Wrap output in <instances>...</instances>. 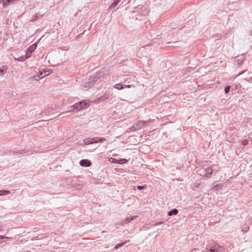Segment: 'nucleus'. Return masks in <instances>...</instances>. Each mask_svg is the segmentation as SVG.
Masks as SVG:
<instances>
[{
  "label": "nucleus",
  "mask_w": 252,
  "mask_h": 252,
  "mask_svg": "<svg viewBox=\"0 0 252 252\" xmlns=\"http://www.w3.org/2000/svg\"><path fill=\"white\" fill-rule=\"evenodd\" d=\"M105 78L104 74L101 72H96L95 74L90 76L89 78L88 81L86 83L84 86L85 88L90 87L93 86L98 79L102 81V79Z\"/></svg>",
  "instance_id": "1"
},
{
  "label": "nucleus",
  "mask_w": 252,
  "mask_h": 252,
  "mask_svg": "<svg viewBox=\"0 0 252 252\" xmlns=\"http://www.w3.org/2000/svg\"><path fill=\"white\" fill-rule=\"evenodd\" d=\"M203 251L204 252H224V248L214 241L208 244Z\"/></svg>",
  "instance_id": "2"
},
{
  "label": "nucleus",
  "mask_w": 252,
  "mask_h": 252,
  "mask_svg": "<svg viewBox=\"0 0 252 252\" xmlns=\"http://www.w3.org/2000/svg\"><path fill=\"white\" fill-rule=\"evenodd\" d=\"M36 47L37 45L36 44H32L27 49L26 53L24 56H22L18 58H14L15 60L18 61H24L26 60L31 56L32 54L34 52Z\"/></svg>",
  "instance_id": "3"
},
{
  "label": "nucleus",
  "mask_w": 252,
  "mask_h": 252,
  "mask_svg": "<svg viewBox=\"0 0 252 252\" xmlns=\"http://www.w3.org/2000/svg\"><path fill=\"white\" fill-rule=\"evenodd\" d=\"M149 122V121H137L133 124L132 126L130 128V129L133 131L140 130L144 127Z\"/></svg>",
  "instance_id": "4"
},
{
  "label": "nucleus",
  "mask_w": 252,
  "mask_h": 252,
  "mask_svg": "<svg viewBox=\"0 0 252 252\" xmlns=\"http://www.w3.org/2000/svg\"><path fill=\"white\" fill-rule=\"evenodd\" d=\"M89 106V102H87L86 100H83L79 102L76 103L73 106H72V110H76L77 111L80 110L82 109L87 108Z\"/></svg>",
  "instance_id": "5"
},
{
  "label": "nucleus",
  "mask_w": 252,
  "mask_h": 252,
  "mask_svg": "<svg viewBox=\"0 0 252 252\" xmlns=\"http://www.w3.org/2000/svg\"><path fill=\"white\" fill-rule=\"evenodd\" d=\"M80 165L81 166L89 167L91 165V162L88 159H82L80 161Z\"/></svg>",
  "instance_id": "6"
},
{
  "label": "nucleus",
  "mask_w": 252,
  "mask_h": 252,
  "mask_svg": "<svg viewBox=\"0 0 252 252\" xmlns=\"http://www.w3.org/2000/svg\"><path fill=\"white\" fill-rule=\"evenodd\" d=\"M96 142V141L95 140V137L86 138L84 140V142L85 145H89L91 144L95 143Z\"/></svg>",
  "instance_id": "7"
},
{
  "label": "nucleus",
  "mask_w": 252,
  "mask_h": 252,
  "mask_svg": "<svg viewBox=\"0 0 252 252\" xmlns=\"http://www.w3.org/2000/svg\"><path fill=\"white\" fill-rule=\"evenodd\" d=\"M213 169L210 167H208L206 169V174L204 176L206 178H210L213 173Z\"/></svg>",
  "instance_id": "8"
},
{
  "label": "nucleus",
  "mask_w": 252,
  "mask_h": 252,
  "mask_svg": "<svg viewBox=\"0 0 252 252\" xmlns=\"http://www.w3.org/2000/svg\"><path fill=\"white\" fill-rule=\"evenodd\" d=\"M138 217V216H130L129 217H127L124 220V222L125 223H127L130 222L131 221H132V220H133L134 219H135Z\"/></svg>",
  "instance_id": "9"
},
{
  "label": "nucleus",
  "mask_w": 252,
  "mask_h": 252,
  "mask_svg": "<svg viewBox=\"0 0 252 252\" xmlns=\"http://www.w3.org/2000/svg\"><path fill=\"white\" fill-rule=\"evenodd\" d=\"M43 72H40L39 74H37L36 75L34 76L33 77V79L34 80L38 81L39 79H41L43 78Z\"/></svg>",
  "instance_id": "10"
},
{
  "label": "nucleus",
  "mask_w": 252,
  "mask_h": 252,
  "mask_svg": "<svg viewBox=\"0 0 252 252\" xmlns=\"http://www.w3.org/2000/svg\"><path fill=\"white\" fill-rule=\"evenodd\" d=\"M10 238V237L0 235V244Z\"/></svg>",
  "instance_id": "11"
},
{
  "label": "nucleus",
  "mask_w": 252,
  "mask_h": 252,
  "mask_svg": "<svg viewBox=\"0 0 252 252\" xmlns=\"http://www.w3.org/2000/svg\"><path fill=\"white\" fill-rule=\"evenodd\" d=\"M178 210L176 209H174L170 211L168 213V216H171L172 215H177L178 214Z\"/></svg>",
  "instance_id": "12"
},
{
  "label": "nucleus",
  "mask_w": 252,
  "mask_h": 252,
  "mask_svg": "<svg viewBox=\"0 0 252 252\" xmlns=\"http://www.w3.org/2000/svg\"><path fill=\"white\" fill-rule=\"evenodd\" d=\"M122 0H114V2L110 6V8L115 7Z\"/></svg>",
  "instance_id": "13"
},
{
  "label": "nucleus",
  "mask_w": 252,
  "mask_h": 252,
  "mask_svg": "<svg viewBox=\"0 0 252 252\" xmlns=\"http://www.w3.org/2000/svg\"><path fill=\"white\" fill-rule=\"evenodd\" d=\"M51 70H49V69H43L42 71H41L40 72H43V77L46 76H48L49 75H50L51 73Z\"/></svg>",
  "instance_id": "14"
},
{
  "label": "nucleus",
  "mask_w": 252,
  "mask_h": 252,
  "mask_svg": "<svg viewBox=\"0 0 252 252\" xmlns=\"http://www.w3.org/2000/svg\"><path fill=\"white\" fill-rule=\"evenodd\" d=\"M10 193V190H0V196L9 194Z\"/></svg>",
  "instance_id": "15"
},
{
  "label": "nucleus",
  "mask_w": 252,
  "mask_h": 252,
  "mask_svg": "<svg viewBox=\"0 0 252 252\" xmlns=\"http://www.w3.org/2000/svg\"><path fill=\"white\" fill-rule=\"evenodd\" d=\"M235 59L236 60V61L238 62V63L239 64H241L243 62V58L242 56H237Z\"/></svg>",
  "instance_id": "16"
},
{
  "label": "nucleus",
  "mask_w": 252,
  "mask_h": 252,
  "mask_svg": "<svg viewBox=\"0 0 252 252\" xmlns=\"http://www.w3.org/2000/svg\"><path fill=\"white\" fill-rule=\"evenodd\" d=\"M114 88L119 90H122L124 88V85L123 84H116L115 86H114Z\"/></svg>",
  "instance_id": "17"
},
{
  "label": "nucleus",
  "mask_w": 252,
  "mask_h": 252,
  "mask_svg": "<svg viewBox=\"0 0 252 252\" xmlns=\"http://www.w3.org/2000/svg\"><path fill=\"white\" fill-rule=\"evenodd\" d=\"M95 140L96 141L95 143H98V142H102L105 140V138L104 137H95Z\"/></svg>",
  "instance_id": "18"
},
{
  "label": "nucleus",
  "mask_w": 252,
  "mask_h": 252,
  "mask_svg": "<svg viewBox=\"0 0 252 252\" xmlns=\"http://www.w3.org/2000/svg\"><path fill=\"white\" fill-rule=\"evenodd\" d=\"M109 98V96L108 94H105L104 95L99 97L98 98V99L100 101H104Z\"/></svg>",
  "instance_id": "19"
},
{
  "label": "nucleus",
  "mask_w": 252,
  "mask_h": 252,
  "mask_svg": "<svg viewBox=\"0 0 252 252\" xmlns=\"http://www.w3.org/2000/svg\"><path fill=\"white\" fill-rule=\"evenodd\" d=\"M109 98V96L108 94H105L104 95L99 97L98 98V99L100 101H104Z\"/></svg>",
  "instance_id": "20"
},
{
  "label": "nucleus",
  "mask_w": 252,
  "mask_h": 252,
  "mask_svg": "<svg viewBox=\"0 0 252 252\" xmlns=\"http://www.w3.org/2000/svg\"><path fill=\"white\" fill-rule=\"evenodd\" d=\"M7 69V67L6 66H3V68H0V75H3L6 73Z\"/></svg>",
  "instance_id": "21"
},
{
  "label": "nucleus",
  "mask_w": 252,
  "mask_h": 252,
  "mask_svg": "<svg viewBox=\"0 0 252 252\" xmlns=\"http://www.w3.org/2000/svg\"><path fill=\"white\" fill-rule=\"evenodd\" d=\"M249 227L246 224H244L242 227V231L244 232H247L249 230Z\"/></svg>",
  "instance_id": "22"
},
{
  "label": "nucleus",
  "mask_w": 252,
  "mask_h": 252,
  "mask_svg": "<svg viewBox=\"0 0 252 252\" xmlns=\"http://www.w3.org/2000/svg\"><path fill=\"white\" fill-rule=\"evenodd\" d=\"M126 242H124V243H120V244H117L115 247H114V249L115 250H117V249H119L120 248L122 247V246H123L125 244H126Z\"/></svg>",
  "instance_id": "23"
},
{
  "label": "nucleus",
  "mask_w": 252,
  "mask_h": 252,
  "mask_svg": "<svg viewBox=\"0 0 252 252\" xmlns=\"http://www.w3.org/2000/svg\"><path fill=\"white\" fill-rule=\"evenodd\" d=\"M127 161V160L125 158H121L120 159H118V164H124L125 163H126Z\"/></svg>",
  "instance_id": "24"
},
{
  "label": "nucleus",
  "mask_w": 252,
  "mask_h": 252,
  "mask_svg": "<svg viewBox=\"0 0 252 252\" xmlns=\"http://www.w3.org/2000/svg\"><path fill=\"white\" fill-rule=\"evenodd\" d=\"M2 5L3 7H6L10 3L9 0H2Z\"/></svg>",
  "instance_id": "25"
},
{
  "label": "nucleus",
  "mask_w": 252,
  "mask_h": 252,
  "mask_svg": "<svg viewBox=\"0 0 252 252\" xmlns=\"http://www.w3.org/2000/svg\"><path fill=\"white\" fill-rule=\"evenodd\" d=\"M40 16H41L39 14L36 13L35 16H33L32 19V21L34 22L36 20H37Z\"/></svg>",
  "instance_id": "26"
},
{
  "label": "nucleus",
  "mask_w": 252,
  "mask_h": 252,
  "mask_svg": "<svg viewBox=\"0 0 252 252\" xmlns=\"http://www.w3.org/2000/svg\"><path fill=\"white\" fill-rule=\"evenodd\" d=\"M222 185L221 184H218L214 187V189H221Z\"/></svg>",
  "instance_id": "27"
},
{
  "label": "nucleus",
  "mask_w": 252,
  "mask_h": 252,
  "mask_svg": "<svg viewBox=\"0 0 252 252\" xmlns=\"http://www.w3.org/2000/svg\"><path fill=\"white\" fill-rule=\"evenodd\" d=\"M230 86H226L224 88V92L225 94H228L229 92Z\"/></svg>",
  "instance_id": "28"
},
{
  "label": "nucleus",
  "mask_w": 252,
  "mask_h": 252,
  "mask_svg": "<svg viewBox=\"0 0 252 252\" xmlns=\"http://www.w3.org/2000/svg\"><path fill=\"white\" fill-rule=\"evenodd\" d=\"M27 152L26 151H25V150H20L19 151H17L16 153L18 154H24V153H26Z\"/></svg>",
  "instance_id": "29"
},
{
  "label": "nucleus",
  "mask_w": 252,
  "mask_h": 252,
  "mask_svg": "<svg viewBox=\"0 0 252 252\" xmlns=\"http://www.w3.org/2000/svg\"><path fill=\"white\" fill-rule=\"evenodd\" d=\"M111 162L114 163H118V159L114 158H111Z\"/></svg>",
  "instance_id": "30"
},
{
  "label": "nucleus",
  "mask_w": 252,
  "mask_h": 252,
  "mask_svg": "<svg viewBox=\"0 0 252 252\" xmlns=\"http://www.w3.org/2000/svg\"><path fill=\"white\" fill-rule=\"evenodd\" d=\"M249 141L247 140H245L242 141V144L244 146L248 145Z\"/></svg>",
  "instance_id": "31"
},
{
  "label": "nucleus",
  "mask_w": 252,
  "mask_h": 252,
  "mask_svg": "<svg viewBox=\"0 0 252 252\" xmlns=\"http://www.w3.org/2000/svg\"><path fill=\"white\" fill-rule=\"evenodd\" d=\"M163 223V221H160V222H157L155 223H153L152 224L153 225H155V226H157V225H159V224H162Z\"/></svg>",
  "instance_id": "32"
},
{
  "label": "nucleus",
  "mask_w": 252,
  "mask_h": 252,
  "mask_svg": "<svg viewBox=\"0 0 252 252\" xmlns=\"http://www.w3.org/2000/svg\"><path fill=\"white\" fill-rule=\"evenodd\" d=\"M124 88H130L132 87H134V86L133 85H124Z\"/></svg>",
  "instance_id": "33"
},
{
  "label": "nucleus",
  "mask_w": 252,
  "mask_h": 252,
  "mask_svg": "<svg viewBox=\"0 0 252 252\" xmlns=\"http://www.w3.org/2000/svg\"><path fill=\"white\" fill-rule=\"evenodd\" d=\"M145 188V187L143 186H138L137 187V189L139 190L142 189H144Z\"/></svg>",
  "instance_id": "34"
},
{
  "label": "nucleus",
  "mask_w": 252,
  "mask_h": 252,
  "mask_svg": "<svg viewBox=\"0 0 252 252\" xmlns=\"http://www.w3.org/2000/svg\"><path fill=\"white\" fill-rule=\"evenodd\" d=\"M3 229V226L0 223V231H2Z\"/></svg>",
  "instance_id": "35"
},
{
  "label": "nucleus",
  "mask_w": 252,
  "mask_h": 252,
  "mask_svg": "<svg viewBox=\"0 0 252 252\" xmlns=\"http://www.w3.org/2000/svg\"><path fill=\"white\" fill-rule=\"evenodd\" d=\"M198 251V250L195 249H193V250H192L191 252H197Z\"/></svg>",
  "instance_id": "36"
},
{
  "label": "nucleus",
  "mask_w": 252,
  "mask_h": 252,
  "mask_svg": "<svg viewBox=\"0 0 252 252\" xmlns=\"http://www.w3.org/2000/svg\"><path fill=\"white\" fill-rule=\"evenodd\" d=\"M81 34H79V35L78 36H79V37H81Z\"/></svg>",
  "instance_id": "37"
},
{
  "label": "nucleus",
  "mask_w": 252,
  "mask_h": 252,
  "mask_svg": "<svg viewBox=\"0 0 252 252\" xmlns=\"http://www.w3.org/2000/svg\"><path fill=\"white\" fill-rule=\"evenodd\" d=\"M85 32H86V31H84V32H83V34H84V33H85Z\"/></svg>",
  "instance_id": "38"
},
{
  "label": "nucleus",
  "mask_w": 252,
  "mask_h": 252,
  "mask_svg": "<svg viewBox=\"0 0 252 252\" xmlns=\"http://www.w3.org/2000/svg\"><path fill=\"white\" fill-rule=\"evenodd\" d=\"M2 0H0V3L1 2Z\"/></svg>",
  "instance_id": "39"
}]
</instances>
